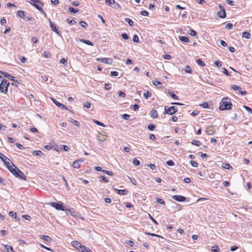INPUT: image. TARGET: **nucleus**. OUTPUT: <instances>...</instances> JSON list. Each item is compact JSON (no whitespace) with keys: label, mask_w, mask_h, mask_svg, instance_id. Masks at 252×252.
I'll return each instance as SVG.
<instances>
[{"label":"nucleus","mask_w":252,"mask_h":252,"mask_svg":"<svg viewBox=\"0 0 252 252\" xmlns=\"http://www.w3.org/2000/svg\"><path fill=\"white\" fill-rule=\"evenodd\" d=\"M231 99L228 97H223L220 103V110H228L232 108Z\"/></svg>","instance_id":"nucleus-1"},{"label":"nucleus","mask_w":252,"mask_h":252,"mask_svg":"<svg viewBox=\"0 0 252 252\" xmlns=\"http://www.w3.org/2000/svg\"><path fill=\"white\" fill-rule=\"evenodd\" d=\"M13 166V168L10 169V171L17 178H18L24 181L26 180V177L24 174L13 163H11Z\"/></svg>","instance_id":"nucleus-2"},{"label":"nucleus","mask_w":252,"mask_h":252,"mask_svg":"<svg viewBox=\"0 0 252 252\" xmlns=\"http://www.w3.org/2000/svg\"><path fill=\"white\" fill-rule=\"evenodd\" d=\"M30 3L41 13H44V10L42 8L43 4L39 0H30Z\"/></svg>","instance_id":"nucleus-3"},{"label":"nucleus","mask_w":252,"mask_h":252,"mask_svg":"<svg viewBox=\"0 0 252 252\" xmlns=\"http://www.w3.org/2000/svg\"><path fill=\"white\" fill-rule=\"evenodd\" d=\"M9 85V82L3 79L0 84V91L1 93L6 94L7 92L8 87Z\"/></svg>","instance_id":"nucleus-4"},{"label":"nucleus","mask_w":252,"mask_h":252,"mask_svg":"<svg viewBox=\"0 0 252 252\" xmlns=\"http://www.w3.org/2000/svg\"><path fill=\"white\" fill-rule=\"evenodd\" d=\"M50 205L58 210H63V203L62 202H61L60 203L56 202H51L50 203Z\"/></svg>","instance_id":"nucleus-5"},{"label":"nucleus","mask_w":252,"mask_h":252,"mask_svg":"<svg viewBox=\"0 0 252 252\" xmlns=\"http://www.w3.org/2000/svg\"><path fill=\"white\" fill-rule=\"evenodd\" d=\"M219 7L221 9L217 12V16L220 18H224L226 17L225 11L222 6L219 5Z\"/></svg>","instance_id":"nucleus-6"},{"label":"nucleus","mask_w":252,"mask_h":252,"mask_svg":"<svg viewBox=\"0 0 252 252\" xmlns=\"http://www.w3.org/2000/svg\"><path fill=\"white\" fill-rule=\"evenodd\" d=\"M49 21L50 23V26L52 30L56 32L59 36L61 35V32L58 29H57L56 26L54 25V24L52 22L50 19H49Z\"/></svg>","instance_id":"nucleus-7"},{"label":"nucleus","mask_w":252,"mask_h":252,"mask_svg":"<svg viewBox=\"0 0 252 252\" xmlns=\"http://www.w3.org/2000/svg\"><path fill=\"white\" fill-rule=\"evenodd\" d=\"M71 245L73 247H75L76 249L78 250L80 252H81V249H83V248L85 246H83L81 245L80 243L77 241H73L71 243Z\"/></svg>","instance_id":"nucleus-8"},{"label":"nucleus","mask_w":252,"mask_h":252,"mask_svg":"<svg viewBox=\"0 0 252 252\" xmlns=\"http://www.w3.org/2000/svg\"><path fill=\"white\" fill-rule=\"evenodd\" d=\"M0 73L2 74L4 77L8 78L11 81L17 82V81H16L15 80V77L11 76L10 74H9L8 73L2 71H0Z\"/></svg>","instance_id":"nucleus-9"},{"label":"nucleus","mask_w":252,"mask_h":252,"mask_svg":"<svg viewBox=\"0 0 252 252\" xmlns=\"http://www.w3.org/2000/svg\"><path fill=\"white\" fill-rule=\"evenodd\" d=\"M97 60L101 63H104L106 64H111L113 63L112 59H110V58H97Z\"/></svg>","instance_id":"nucleus-10"},{"label":"nucleus","mask_w":252,"mask_h":252,"mask_svg":"<svg viewBox=\"0 0 252 252\" xmlns=\"http://www.w3.org/2000/svg\"><path fill=\"white\" fill-rule=\"evenodd\" d=\"M231 88L235 91H239L240 93L243 95H245L247 94V92L246 91H242V88L236 85H231Z\"/></svg>","instance_id":"nucleus-11"},{"label":"nucleus","mask_w":252,"mask_h":252,"mask_svg":"<svg viewBox=\"0 0 252 252\" xmlns=\"http://www.w3.org/2000/svg\"><path fill=\"white\" fill-rule=\"evenodd\" d=\"M172 198L178 202H184L186 200L185 197L180 195H173L172 196Z\"/></svg>","instance_id":"nucleus-12"},{"label":"nucleus","mask_w":252,"mask_h":252,"mask_svg":"<svg viewBox=\"0 0 252 252\" xmlns=\"http://www.w3.org/2000/svg\"><path fill=\"white\" fill-rule=\"evenodd\" d=\"M57 149L56 150L58 152H62L63 151H68L69 150V147L67 146L64 145H61L59 146H57Z\"/></svg>","instance_id":"nucleus-13"},{"label":"nucleus","mask_w":252,"mask_h":252,"mask_svg":"<svg viewBox=\"0 0 252 252\" xmlns=\"http://www.w3.org/2000/svg\"><path fill=\"white\" fill-rule=\"evenodd\" d=\"M3 162L4 165L6 166V167L9 169V171L11 168H13L14 167L11 164L12 162H11L9 158H7V160H5Z\"/></svg>","instance_id":"nucleus-14"},{"label":"nucleus","mask_w":252,"mask_h":252,"mask_svg":"<svg viewBox=\"0 0 252 252\" xmlns=\"http://www.w3.org/2000/svg\"><path fill=\"white\" fill-rule=\"evenodd\" d=\"M83 161L81 159H78L74 161L72 163V166L75 168H79L80 167L81 163Z\"/></svg>","instance_id":"nucleus-15"},{"label":"nucleus","mask_w":252,"mask_h":252,"mask_svg":"<svg viewBox=\"0 0 252 252\" xmlns=\"http://www.w3.org/2000/svg\"><path fill=\"white\" fill-rule=\"evenodd\" d=\"M52 100H53L54 103L57 106H58L60 108H61V109H67L66 107H65L63 104L61 103L60 102H58V101H57L55 99L52 98Z\"/></svg>","instance_id":"nucleus-16"},{"label":"nucleus","mask_w":252,"mask_h":252,"mask_svg":"<svg viewBox=\"0 0 252 252\" xmlns=\"http://www.w3.org/2000/svg\"><path fill=\"white\" fill-rule=\"evenodd\" d=\"M115 190L120 195H125L128 193V190L126 189H115Z\"/></svg>","instance_id":"nucleus-17"},{"label":"nucleus","mask_w":252,"mask_h":252,"mask_svg":"<svg viewBox=\"0 0 252 252\" xmlns=\"http://www.w3.org/2000/svg\"><path fill=\"white\" fill-rule=\"evenodd\" d=\"M63 211H65L66 214H73L74 211L73 209L69 208L68 206L67 207H63Z\"/></svg>","instance_id":"nucleus-18"},{"label":"nucleus","mask_w":252,"mask_h":252,"mask_svg":"<svg viewBox=\"0 0 252 252\" xmlns=\"http://www.w3.org/2000/svg\"><path fill=\"white\" fill-rule=\"evenodd\" d=\"M97 139L101 142L105 141L106 140V136L99 133V135L97 136Z\"/></svg>","instance_id":"nucleus-19"},{"label":"nucleus","mask_w":252,"mask_h":252,"mask_svg":"<svg viewBox=\"0 0 252 252\" xmlns=\"http://www.w3.org/2000/svg\"><path fill=\"white\" fill-rule=\"evenodd\" d=\"M179 39L184 42H189V38L187 36H179Z\"/></svg>","instance_id":"nucleus-20"},{"label":"nucleus","mask_w":252,"mask_h":252,"mask_svg":"<svg viewBox=\"0 0 252 252\" xmlns=\"http://www.w3.org/2000/svg\"><path fill=\"white\" fill-rule=\"evenodd\" d=\"M2 245H3L4 247V248L6 249L7 252H15L13 251V249L11 246H9L8 245L4 244H2Z\"/></svg>","instance_id":"nucleus-21"},{"label":"nucleus","mask_w":252,"mask_h":252,"mask_svg":"<svg viewBox=\"0 0 252 252\" xmlns=\"http://www.w3.org/2000/svg\"><path fill=\"white\" fill-rule=\"evenodd\" d=\"M164 110H178V108L175 106H171V107H168L167 106H164Z\"/></svg>","instance_id":"nucleus-22"},{"label":"nucleus","mask_w":252,"mask_h":252,"mask_svg":"<svg viewBox=\"0 0 252 252\" xmlns=\"http://www.w3.org/2000/svg\"><path fill=\"white\" fill-rule=\"evenodd\" d=\"M153 83L155 86L158 87L159 88H161L163 87L162 84L157 80H154L153 81Z\"/></svg>","instance_id":"nucleus-23"},{"label":"nucleus","mask_w":252,"mask_h":252,"mask_svg":"<svg viewBox=\"0 0 252 252\" xmlns=\"http://www.w3.org/2000/svg\"><path fill=\"white\" fill-rule=\"evenodd\" d=\"M17 15L21 18H24L25 17V12L23 10L18 11Z\"/></svg>","instance_id":"nucleus-24"},{"label":"nucleus","mask_w":252,"mask_h":252,"mask_svg":"<svg viewBox=\"0 0 252 252\" xmlns=\"http://www.w3.org/2000/svg\"><path fill=\"white\" fill-rule=\"evenodd\" d=\"M206 132L208 134L212 135L215 132V130L213 127H211L207 128Z\"/></svg>","instance_id":"nucleus-25"},{"label":"nucleus","mask_w":252,"mask_h":252,"mask_svg":"<svg viewBox=\"0 0 252 252\" xmlns=\"http://www.w3.org/2000/svg\"><path fill=\"white\" fill-rule=\"evenodd\" d=\"M32 154L34 156H39L43 155V153L40 150L33 151L32 152Z\"/></svg>","instance_id":"nucleus-26"},{"label":"nucleus","mask_w":252,"mask_h":252,"mask_svg":"<svg viewBox=\"0 0 252 252\" xmlns=\"http://www.w3.org/2000/svg\"><path fill=\"white\" fill-rule=\"evenodd\" d=\"M242 36L243 37H245L247 39H250L251 38V35L249 32H244L242 33Z\"/></svg>","instance_id":"nucleus-27"},{"label":"nucleus","mask_w":252,"mask_h":252,"mask_svg":"<svg viewBox=\"0 0 252 252\" xmlns=\"http://www.w3.org/2000/svg\"><path fill=\"white\" fill-rule=\"evenodd\" d=\"M40 237L41 239L47 242H49L51 240V238L47 235H41Z\"/></svg>","instance_id":"nucleus-28"},{"label":"nucleus","mask_w":252,"mask_h":252,"mask_svg":"<svg viewBox=\"0 0 252 252\" xmlns=\"http://www.w3.org/2000/svg\"><path fill=\"white\" fill-rule=\"evenodd\" d=\"M191 144L197 146H199L200 145H201V143L200 141L194 139L191 141Z\"/></svg>","instance_id":"nucleus-29"},{"label":"nucleus","mask_w":252,"mask_h":252,"mask_svg":"<svg viewBox=\"0 0 252 252\" xmlns=\"http://www.w3.org/2000/svg\"><path fill=\"white\" fill-rule=\"evenodd\" d=\"M222 167L223 168L228 170H232L233 169L232 167L228 163H223Z\"/></svg>","instance_id":"nucleus-30"},{"label":"nucleus","mask_w":252,"mask_h":252,"mask_svg":"<svg viewBox=\"0 0 252 252\" xmlns=\"http://www.w3.org/2000/svg\"><path fill=\"white\" fill-rule=\"evenodd\" d=\"M80 41L82 42L85 43L87 45H89L90 46H93V43L90 41V40H86V39H80Z\"/></svg>","instance_id":"nucleus-31"},{"label":"nucleus","mask_w":252,"mask_h":252,"mask_svg":"<svg viewBox=\"0 0 252 252\" xmlns=\"http://www.w3.org/2000/svg\"><path fill=\"white\" fill-rule=\"evenodd\" d=\"M173 208H174L177 210L180 211L182 209V207L180 204L175 203L174 206L173 207Z\"/></svg>","instance_id":"nucleus-32"},{"label":"nucleus","mask_w":252,"mask_h":252,"mask_svg":"<svg viewBox=\"0 0 252 252\" xmlns=\"http://www.w3.org/2000/svg\"><path fill=\"white\" fill-rule=\"evenodd\" d=\"M197 63L201 66H204L205 65V63L204 62L202 61L201 59H199L196 60Z\"/></svg>","instance_id":"nucleus-33"},{"label":"nucleus","mask_w":252,"mask_h":252,"mask_svg":"<svg viewBox=\"0 0 252 252\" xmlns=\"http://www.w3.org/2000/svg\"><path fill=\"white\" fill-rule=\"evenodd\" d=\"M9 216L12 217V218H14V219H15L16 220H19V218H17V216L16 215V213H14V212L13 211H10L9 213Z\"/></svg>","instance_id":"nucleus-34"},{"label":"nucleus","mask_w":252,"mask_h":252,"mask_svg":"<svg viewBox=\"0 0 252 252\" xmlns=\"http://www.w3.org/2000/svg\"><path fill=\"white\" fill-rule=\"evenodd\" d=\"M93 122L98 126H103V127L105 126V125L103 123H102L97 120L94 119V120H93Z\"/></svg>","instance_id":"nucleus-35"},{"label":"nucleus","mask_w":252,"mask_h":252,"mask_svg":"<svg viewBox=\"0 0 252 252\" xmlns=\"http://www.w3.org/2000/svg\"><path fill=\"white\" fill-rule=\"evenodd\" d=\"M68 11L69 12H70L71 13H76L79 11L78 9H75L74 8L72 7H70L69 8Z\"/></svg>","instance_id":"nucleus-36"},{"label":"nucleus","mask_w":252,"mask_h":252,"mask_svg":"<svg viewBox=\"0 0 252 252\" xmlns=\"http://www.w3.org/2000/svg\"><path fill=\"white\" fill-rule=\"evenodd\" d=\"M105 2L106 4L111 6H112V5L113 3H115V0H105Z\"/></svg>","instance_id":"nucleus-37"},{"label":"nucleus","mask_w":252,"mask_h":252,"mask_svg":"<svg viewBox=\"0 0 252 252\" xmlns=\"http://www.w3.org/2000/svg\"><path fill=\"white\" fill-rule=\"evenodd\" d=\"M125 21L127 22L130 26H132L133 25V22L129 18H126L125 19Z\"/></svg>","instance_id":"nucleus-38"},{"label":"nucleus","mask_w":252,"mask_h":252,"mask_svg":"<svg viewBox=\"0 0 252 252\" xmlns=\"http://www.w3.org/2000/svg\"><path fill=\"white\" fill-rule=\"evenodd\" d=\"M111 6L112 7H113V8H115V9H116L121 8V6L120 5V4H119L118 3L116 2L115 1V3H113V4L112 5V6Z\"/></svg>","instance_id":"nucleus-39"},{"label":"nucleus","mask_w":252,"mask_h":252,"mask_svg":"<svg viewBox=\"0 0 252 252\" xmlns=\"http://www.w3.org/2000/svg\"><path fill=\"white\" fill-rule=\"evenodd\" d=\"M150 115L153 118H156L158 117L157 111H151Z\"/></svg>","instance_id":"nucleus-40"},{"label":"nucleus","mask_w":252,"mask_h":252,"mask_svg":"<svg viewBox=\"0 0 252 252\" xmlns=\"http://www.w3.org/2000/svg\"><path fill=\"white\" fill-rule=\"evenodd\" d=\"M211 251L213 252H219L220 251V249L218 246H215L211 248Z\"/></svg>","instance_id":"nucleus-41"},{"label":"nucleus","mask_w":252,"mask_h":252,"mask_svg":"<svg viewBox=\"0 0 252 252\" xmlns=\"http://www.w3.org/2000/svg\"><path fill=\"white\" fill-rule=\"evenodd\" d=\"M151 94L148 91H146L144 93V96L146 99L149 98L151 96Z\"/></svg>","instance_id":"nucleus-42"},{"label":"nucleus","mask_w":252,"mask_h":252,"mask_svg":"<svg viewBox=\"0 0 252 252\" xmlns=\"http://www.w3.org/2000/svg\"><path fill=\"white\" fill-rule=\"evenodd\" d=\"M80 252H93L90 249L87 248L86 246H84L82 249H81Z\"/></svg>","instance_id":"nucleus-43"},{"label":"nucleus","mask_w":252,"mask_h":252,"mask_svg":"<svg viewBox=\"0 0 252 252\" xmlns=\"http://www.w3.org/2000/svg\"><path fill=\"white\" fill-rule=\"evenodd\" d=\"M189 31L190 32H188V33H189L191 36H195L197 35V33L194 30L190 29Z\"/></svg>","instance_id":"nucleus-44"},{"label":"nucleus","mask_w":252,"mask_h":252,"mask_svg":"<svg viewBox=\"0 0 252 252\" xmlns=\"http://www.w3.org/2000/svg\"><path fill=\"white\" fill-rule=\"evenodd\" d=\"M185 72L189 73H191V69L189 65H187L184 69Z\"/></svg>","instance_id":"nucleus-45"},{"label":"nucleus","mask_w":252,"mask_h":252,"mask_svg":"<svg viewBox=\"0 0 252 252\" xmlns=\"http://www.w3.org/2000/svg\"><path fill=\"white\" fill-rule=\"evenodd\" d=\"M133 164L136 166H138L140 165V162L139 160L135 158L133 160Z\"/></svg>","instance_id":"nucleus-46"},{"label":"nucleus","mask_w":252,"mask_h":252,"mask_svg":"<svg viewBox=\"0 0 252 252\" xmlns=\"http://www.w3.org/2000/svg\"><path fill=\"white\" fill-rule=\"evenodd\" d=\"M133 41L136 43H138L139 40V37L136 34H134L133 35V38H132Z\"/></svg>","instance_id":"nucleus-47"},{"label":"nucleus","mask_w":252,"mask_h":252,"mask_svg":"<svg viewBox=\"0 0 252 252\" xmlns=\"http://www.w3.org/2000/svg\"><path fill=\"white\" fill-rule=\"evenodd\" d=\"M156 200H157V202H158V203H159L160 204H162V205H165V204L164 201L163 199H161V198H156Z\"/></svg>","instance_id":"nucleus-48"},{"label":"nucleus","mask_w":252,"mask_h":252,"mask_svg":"<svg viewBox=\"0 0 252 252\" xmlns=\"http://www.w3.org/2000/svg\"><path fill=\"white\" fill-rule=\"evenodd\" d=\"M79 25L82 27L86 28L88 26V24L86 22L84 21H80L79 22Z\"/></svg>","instance_id":"nucleus-49"},{"label":"nucleus","mask_w":252,"mask_h":252,"mask_svg":"<svg viewBox=\"0 0 252 252\" xmlns=\"http://www.w3.org/2000/svg\"><path fill=\"white\" fill-rule=\"evenodd\" d=\"M60 63H63L64 66L67 65V60L64 58H62L60 61Z\"/></svg>","instance_id":"nucleus-50"},{"label":"nucleus","mask_w":252,"mask_h":252,"mask_svg":"<svg viewBox=\"0 0 252 252\" xmlns=\"http://www.w3.org/2000/svg\"><path fill=\"white\" fill-rule=\"evenodd\" d=\"M189 163L191 165V166H192L193 167H197L198 166V163L195 161H193V160H190L189 161Z\"/></svg>","instance_id":"nucleus-51"},{"label":"nucleus","mask_w":252,"mask_h":252,"mask_svg":"<svg viewBox=\"0 0 252 252\" xmlns=\"http://www.w3.org/2000/svg\"><path fill=\"white\" fill-rule=\"evenodd\" d=\"M67 22L70 25H74L76 23L75 21L72 18H71V19L68 18L67 19Z\"/></svg>","instance_id":"nucleus-52"},{"label":"nucleus","mask_w":252,"mask_h":252,"mask_svg":"<svg viewBox=\"0 0 252 252\" xmlns=\"http://www.w3.org/2000/svg\"><path fill=\"white\" fill-rule=\"evenodd\" d=\"M8 158L4 156L3 154L0 152V158L1 159L2 161L5 160H7Z\"/></svg>","instance_id":"nucleus-53"},{"label":"nucleus","mask_w":252,"mask_h":252,"mask_svg":"<svg viewBox=\"0 0 252 252\" xmlns=\"http://www.w3.org/2000/svg\"><path fill=\"white\" fill-rule=\"evenodd\" d=\"M200 106H201L203 108H208V104L206 102H204L202 104H200Z\"/></svg>","instance_id":"nucleus-54"},{"label":"nucleus","mask_w":252,"mask_h":252,"mask_svg":"<svg viewBox=\"0 0 252 252\" xmlns=\"http://www.w3.org/2000/svg\"><path fill=\"white\" fill-rule=\"evenodd\" d=\"M102 172L103 173H104L105 174H107L108 175H109V176H113V173L112 172H111V171H110L103 170L102 171Z\"/></svg>","instance_id":"nucleus-55"},{"label":"nucleus","mask_w":252,"mask_h":252,"mask_svg":"<svg viewBox=\"0 0 252 252\" xmlns=\"http://www.w3.org/2000/svg\"><path fill=\"white\" fill-rule=\"evenodd\" d=\"M223 73L225 74L227 76H230V74L228 72L227 70L225 68H223Z\"/></svg>","instance_id":"nucleus-56"},{"label":"nucleus","mask_w":252,"mask_h":252,"mask_svg":"<svg viewBox=\"0 0 252 252\" xmlns=\"http://www.w3.org/2000/svg\"><path fill=\"white\" fill-rule=\"evenodd\" d=\"M148 128L150 130H154L155 128V126L153 124H150L148 126Z\"/></svg>","instance_id":"nucleus-57"},{"label":"nucleus","mask_w":252,"mask_h":252,"mask_svg":"<svg viewBox=\"0 0 252 252\" xmlns=\"http://www.w3.org/2000/svg\"><path fill=\"white\" fill-rule=\"evenodd\" d=\"M140 14L142 15H143L145 16H148L149 15V12L146 10H143V11H141Z\"/></svg>","instance_id":"nucleus-58"},{"label":"nucleus","mask_w":252,"mask_h":252,"mask_svg":"<svg viewBox=\"0 0 252 252\" xmlns=\"http://www.w3.org/2000/svg\"><path fill=\"white\" fill-rule=\"evenodd\" d=\"M111 75L112 76H118L119 75V73L116 71H112L111 72Z\"/></svg>","instance_id":"nucleus-59"},{"label":"nucleus","mask_w":252,"mask_h":252,"mask_svg":"<svg viewBox=\"0 0 252 252\" xmlns=\"http://www.w3.org/2000/svg\"><path fill=\"white\" fill-rule=\"evenodd\" d=\"M99 179H100L102 181H103V182H104L105 183H107L108 182L107 178L105 177H104V176H100L99 177Z\"/></svg>","instance_id":"nucleus-60"},{"label":"nucleus","mask_w":252,"mask_h":252,"mask_svg":"<svg viewBox=\"0 0 252 252\" xmlns=\"http://www.w3.org/2000/svg\"><path fill=\"white\" fill-rule=\"evenodd\" d=\"M129 117H130V116L128 114H125L122 115V118L125 120H127L129 119Z\"/></svg>","instance_id":"nucleus-61"},{"label":"nucleus","mask_w":252,"mask_h":252,"mask_svg":"<svg viewBox=\"0 0 252 252\" xmlns=\"http://www.w3.org/2000/svg\"><path fill=\"white\" fill-rule=\"evenodd\" d=\"M225 28L227 29H231L233 28V25L231 23H228L225 25Z\"/></svg>","instance_id":"nucleus-62"},{"label":"nucleus","mask_w":252,"mask_h":252,"mask_svg":"<svg viewBox=\"0 0 252 252\" xmlns=\"http://www.w3.org/2000/svg\"><path fill=\"white\" fill-rule=\"evenodd\" d=\"M84 106L87 108H90L91 107V103L89 102H86L84 103Z\"/></svg>","instance_id":"nucleus-63"},{"label":"nucleus","mask_w":252,"mask_h":252,"mask_svg":"<svg viewBox=\"0 0 252 252\" xmlns=\"http://www.w3.org/2000/svg\"><path fill=\"white\" fill-rule=\"evenodd\" d=\"M122 37L123 39H126V40H127L128 39V36L127 34L126 33H122Z\"/></svg>","instance_id":"nucleus-64"}]
</instances>
